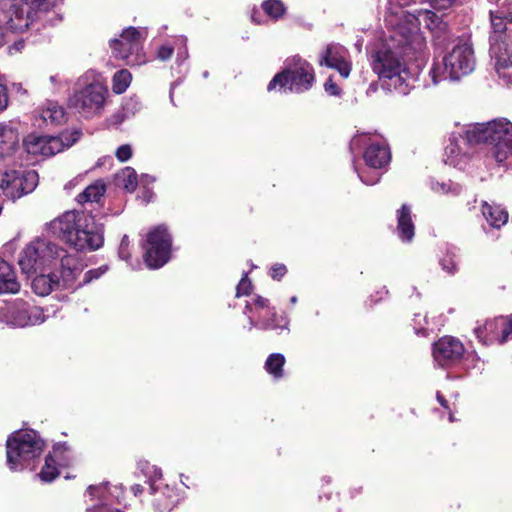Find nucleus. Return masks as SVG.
Returning a JSON list of instances; mask_svg holds the SVG:
<instances>
[{
    "label": "nucleus",
    "instance_id": "412c9836",
    "mask_svg": "<svg viewBox=\"0 0 512 512\" xmlns=\"http://www.w3.org/2000/svg\"><path fill=\"white\" fill-rule=\"evenodd\" d=\"M414 223L412 220L411 208L404 204L397 211V233L402 241H411L414 237Z\"/></svg>",
    "mask_w": 512,
    "mask_h": 512
},
{
    "label": "nucleus",
    "instance_id": "5701e85b",
    "mask_svg": "<svg viewBox=\"0 0 512 512\" xmlns=\"http://www.w3.org/2000/svg\"><path fill=\"white\" fill-rule=\"evenodd\" d=\"M20 290L15 272L11 265L0 259V294H15Z\"/></svg>",
    "mask_w": 512,
    "mask_h": 512
},
{
    "label": "nucleus",
    "instance_id": "cd10ccee",
    "mask_svg": "<svg viewBox=\"0 0 512 512\" xmlns=\"http://www.w3.org/2000/svg\"><path fill=\"white\" fill-rule=\"evenodd\" d=\"M285 364V357L280 353L271 354L266 362L265 369L274 378L278 379L283 376V366Z\"/></svg>",
    "mask_w": 512,
    "mask_h": 512
},
{
    "label": "nucleus",
    "instance_id": "9d476101",
    "mask_svg": "<svg viewBox=\"0 0 512 512\" xmlns=\"http://www.w3.org/2000/svg\"><path fill=\"white\" fill-rule=\"evenodd\" d=\"M108 90L101 83H90L76 91L69 99V106L81 116L92 118L104 110Z\"/></svg>",
    "mask_w": 512,
    "mask_h": 512
},
{
    "label": "nucleus",
    "instance_id": "79ce46f5",
    "mask_svg": "<svg viewBox=\"0 0 512 512\" xmlns=\"http://www.w3.org/2000/svg\"><path fill=\"white\" fill-rule=\"evenodd\" d=\"M251 287H252L251 281L248 279L247 274H244V276L240 280L239 284L237 285L236 296L240 297V296L248 295L250 293Z\"/></svg>",
    "mask_w": 512,
    "mask_h": 512
},
{
    "label": "nucleus",
    "instance_id": "ea45409f",
    "mask_svg": "<svg viewBox=\"0 0 512 512\" xmlns=\"http://www.w3.org/2000/svg\"><path fill=\"white\" fill-rule=\"evenodd\" d=\"M355 170L360 180L366 185H373L377 183L380 179V173L377 172L375 169H373L372 172L359 171L357 170V168H355Z\"/></svg>",
    "mask_w": 512,
    "mask_h": 512
},
{
    "label": "nucleus",
    "instance_id": "6e6552de",
    "mask_svg": "<svg viewBox=\"0 0 512 512\" xmlns=\"http://www.w3.org/2000/svg\"><path fill=\"white\" fill-rule=\"evenodd\" d=\"M65 251L48 239L37 238L25 247L18 263L23 273L31 275L52 265Z\"/></svg>",
    "mask_w": 512,
    "mask_h": 512
},
{
    "label": "nucleus",
    "instance_id": "2f4dec72",
    "mask_svg": "<svg viewBox=\"0 0 512 512\" xmlns=\"http://www.w3.org/2000/svg\"><path fill=\"white\" fill-rule=\"evenodd\" d=\"M118 181L127 191L132 192L137 187V174L133 168L126 167L118 175Z\"/></svg>",
    "mask_w": 512,
    "mask_h": 512
},
{
    "label": "nucleus",
    "instance_id": "a18cd8bd",
    "mask_svg": "<svg viewBox=\"0 0 512 512\" xmlns=\"http://www.w3.org/2000/svg\"><path fill=\"white\" fill-rule=\"evenodd\" d=\"M287 272L284 264H275L272 266L270 275L275 280H280Z\"/></svg>",
    "mask_w": 512,
    "mask_h": 512
},
{
    "label": "nucleus",
    "instance_id": "4c0bfd02",
    "mask_svg": "<svg viewBox=\"0 0 512 512\" xmlns=\"http://www.w3.org/2000/svg\"><path fill=\"white\" fill-rule=\"evenodd\" d=\"M252 326L258 327L263 330H275V329H287L288 323L285 322L284 325H279L276 323V313H272V318L270 320H259L255 322L254 320H250Z\"/></svg>",
    "mask_w": 512,
    "mask_h": 512
},
{
    "label": "nucleus",
    "instance_id": "a878e982",
    "mask_svg": "<svg viewBox=\"0 0 512 512\" xmlns=\"http://www.w3.org/2000/svg\"><path fill=\"white\" fill-rule=\"evenodd\" d=\"M59 280H55L51 275L41 274L33 278L31 287L39 296L48 295L54 287L59 285Z\"/></svg>",
    "mask_w": 512,
    "mask_h": 512
},
{
    "label": "nucleus",
    "instance_id": "6e6d98bb",
    "mask_svg": "<svg viewBox=\"0 0 512 512\" xmlns=\"http://www.w3.org/2000/svg\"><path fill=\"white\" fill-rule=\"evenodd\" d=\"M6 43L5 33L3 27L0 25V47Z\"/></svg>",
    "mask_w": 512,
    "mask_h": 512
},
{
    "label": "nucleus",
    "instance_id": "e433bc0d",
    "mask_svg": "<svg viewBox=\"0 0 512 512\" xmlns=\"http://www.w3.org/2000/svg\"><path fill=\"white\" fill-rule=\"evenodd\" d=\"M108 271L107 265H102L98 268L88 270L85 272L83 280L79 282L75 288L82 287L83 285L89 284L94 280L99 279L102 275H104Z\"/></svg>",
    "mask_w": 512,
    "mask_h": 512
},
{
    "label": "nucleus",
    "instance_id": "09e8293b",
    "mask_svg": "<svg viewBox=\"0 0 512 512\" xmlns=\"http://www.w3.org/2000/svg\"><path fill=\"white\" fill-rule=\"evenodd\" d=\"M325 91L331 95V96H338L340 95V88L337 86V84L332 80V78H328L327 81L324 84Z\"/></svg>",
    "mask_w": 512,
    "mask_h": 512
},
{
    "label": "nucleus",
    "instance_id": "f3484780",
    "mask_svg": "<svg viewBox=\"0 0 512 512\" xmlns=\"http://www.w3.org/2000/svg\"><path fill=\"white\" fill-rule=\"evenodd\" d=\"M45 321L42 308L23 302L15 301L9 308V322L16 327L41 324Z\"/></svg>",
    "mask_w": 512,
    "mask_h": 512
},
{
    "label": "nucleus",
    "instance_id": "dca6fc26",
    "mask_svg": "<svg viewBox=\"0 0 512 512\" xmlns=\"http://www.w3.org/2000/svg\"><path fill=\"white\" fill-rule=\"evenodd\" d=\"M464 351V345L452 336L442 337L433 345L434 360L442 367L457 363Z\"/></svg>",
    "mask_w": 512,
    "mask_h": 512
},
{
    "label": "nucleus",
    "instance_id": "4be33fe9",
    "mask_svg": "<svg viewBox=\"0 0 512 512\" xmlns=\"http://www.w3.org/2000/svg\"><path fill=\"white\" fill-rule=\"evenodd\" d=\"M481 210L483 217L493 228L499 229L508 221V212L498 204H490L484 201Z\"/></svg>",
    "mask_w": 512,
    "mask_h": 512
},
{
    "label": "nucleus",
    "instance_id": "de8ad7c7",
    "mask_svg": "<svg viewBox=\"0 0 512 512\" xmlns=\"http://www.w3.org/2000/svg\"><path fill=\"white\" fill-rule=\"evenodd\" d=\"M441 266L443 270L450 274H453L457 270V264L452 257H445L441 260Z\"/></svg>",
    "mask_w": 512,
    "mask_h": 512
},
{
    "label": "nucleus",
    "instance_id": "c9c22d12",
    "mask_svg": "<svg viewBox=\"0 0 512 512\" xmlns=\"http://www.w3.org/2000/svg\"><path fill=\"white\" fill-rule=\"evenodd\" d=\"M141 109V102L138 97L133 96L126 99L122 104V114L124 118L134 116Z\"/></svg>",
    "mask_w": 512,
    "mask_h": 512
},
{
    "label": "nucleus",
    "instance_id": "c03bdc74",
    "mask_svg": "<svg viewBox=\"0 0 512 512\" xmlns=\"http://www.w3.org/2000/svg\"><path fill=\"white\" fill-rule=\"evenodd\" d=\"M128 245H129L128 236L124 235L121 240V243H120L118 254H119V257L125 261H128V259L130 257V254L128 252Z\"/></svg>",
    "mask_w": 512,
    "mask_h": 512
},
{
    "label": "nucleus",
    "instance_id": "f8f14e48",
    "mask_svg": "<svg viewBox=\"0 0 512 512\" xmlns=\"http://www.w3.org/2000/svg\"><path fill=\"white\" fill-rule=\"evenodd\" d=\"M172 239L167 228L159 225L152 229L143 244L144 260L151 269L165 265L170 259Z\"/></svg>",
    "mask_w": 512,
    "mask_h": 512
},
{
    "label": "nucleus",
    "instance_id": "9b49d317",
    "mask_svg": "<svg viewBox=\"0 0 512 512\" xmlns=\"http://www.w3.org/2000/svg\"><path fill=\"white\" fill-rule=\"evenodd\" d=\"M49 8L48 0H12L7 10L6 26L12 32H24L38 12Z\"/></svg>",
    "mask_w": 512,
    "mask_h": 512
},
{
    "label": "nucleus",
    "instance_id": "4468645a",
    "mask_svg": "<svg viewBox=\"0 0 512 512\" xmlns=\"http://www.w3.org/2000/svg\"><path fill=\"white\" fill-rule=\"evenodd\" d=\"M38 184V175L34 170H9L4 172L0 182L3 194L10 200H16L31 193Z\"/></svg>",
    "mask_w": 512,
    "mask_h": 512
},
{
    "label": "nucleus",
    "instance_id": "2eb2a0df",
    "mask_svg": "<svg viewBox=\"0 0 512 512\" xmlns=\"http://www.w3.org/2000/svg\"><path fill=\"white\" fill-rule=\"evenodd\" d=\"M351 149L367 146L364 152L366 165L371 169H381L390 161V151L382 138L372 137L370 134H358L351 140Z\"/></svg>",
    "mask_w": 512,
    "mask_h": 512
},
{
    "label": "nucleus",
    "instance_id": "39448f33",
    "mask_svg": "<svg viewBox=\"0 0 512 512\" xmlns=\"http://www.w3.org/2000/svg\"><path fill=\"white\" fill-rule=\"evenodd\" d=\"M7 465L11 471H21L38 458L45 447L44 441L34 430L14 432L6 443Z\"/></svg>",
    "mask_w": 512,
    "mask_h": 512
},
{
    "label": "nucleus",
    "instance_id": "20e7f679",
    "mask_svg": "<svg viewBox=\"0 0 512 512\" xmlns=\"http://www.w3.org/2000/svg\"><path fill=\"white\" fill-rule=\"evenodd\" d=\"M475 68V55L473 47L467 41H459L453 46L442 60L434 63L429 71L432 84L437 85L447 78L459 80L470 74Z\"/></svg>",
    "mask_w": 512,
    "mask_h": 512
},
{
    "label": "nucleus",
    "instance_id": "e2e57ef3",
    "mask_svg": "<svg viewBox=\"0 0 512 512\" xmlns=\"http://www.w3.org/2000/svg\"><path fill=\"white\" fill-rule=\"evenodd\" d=\"M172 93H173V90L171 89L170 90V97L172 98Z\"/></svg>",
    "mask_w": 512,
    "mask_h": 512
},
{
    "label": "nucleus",
    "instance_id": "8fccbe9b",
    "mask_svg": "<svg viewBox=\"0 0 512 512\" xmlns=\"http://www.w3.org/2000/svg\"><path fill=\"white\" fill-rule=\"evenodd\" d=\"M8 93L5 85L0 83V112L4 111L8 106Z\"/></svg>",
    "mask_w": 512,
    "mask_h": 512
},
{
    "label": "nucleus",
    "instance_id": "f257e3e1",
    "mask_svg": "<svg viewBox=\"0 0 512 512\" xmlns=\"http://www.w3.org/2000/svg\"><path fill=\"white\" fill-rule=\"evenodd\" d=\"M479 143L486 144L487 161L505 168L512 166V123L506 118L458 127L448 138L444 162L461 168L466 162L469 145Z\"/></svg>",
    "mask_w": 512,
    "mask_h": 512
},
{
    "label": "nucleus",
    "instance_id": "aec40b11",
    "mask_svg": "<svg viewBox=\"0 0 512 512\" xmlns=\"http://www.w3.org/2000/svg\"><path fill=\"white\" fill-rule=\"evenodd\" d=\"M19 132L12 121L0 122V158L11 156L18 148Z\"/></svg>",
    "mask_w": 512,
    "mask_h": 512
},
{
    "label": "nucleus",
    "instance_id": "4d7b16f0",
    "mask_svg": "<svg viewBox=\"0 0 512 512\" xmlns=\"http://www.w3.org/2000/svg\"><path fill=\"white\" fill-rule=\"evenodd\" d=\"M172 508V503L165 504L162 508H159L160 512H165L167 510H170Z\"/></svg>",
    "mask_w": 512,
    "mask_h": 512
},
{
    "label": "nucleus",
    "instance_id": "5fc2aeb1",
    "mask_svg": "<svg viewBox=\"0 0 512 512\" xmlns=\"http://www.w3.org/2000/svg\"><path fill=\"white\" fill-rule=\"evenodd\" d=\"M131 491L133 492V494H134L135 496H139V495H141V494H142V492H143V486H142V485H140V484H135V485H133V486L131 487Z\"/></svg>",
    "mask_w": 512,
    "mask_h": 512
},
{
    "label": "nucleus",
    "instance_id": "680f3d73",
    "mask_svg": "<svg viewBox=\"0 0 512 512\" xmlns=\"http://www.w3.org/2000/svg\"><path fill=\"white\" fill-rule=\"evenodd\" d=\"M245 310H246V311H251V306H250L249 304H247V305L245 306Z\"/></svg>",
    "mask_w": 512,
    "mask_h": 512
},
{
    "label": "nucleus",
    "instance_id": "423d86ee",
    "mask_svg": "<svg viewBox=\"0 0 512 512\" xmlns=\"http://www.w3.org/2000/svg\"><path fill=\"white\" fill-rule=\"evenodd\" d=\"M315 76L312 66L299 56H293L285 61L284 69L277 73L268 84V91L279 86L284 92L303 93L314 83Z\"/></svg>",
    "mask_w": 512,
    "mask_h": 512
},
{
    "label": "nucleus",
    "instance_id": "1a4fd4ad",
    "mask_svg": "<svg viewBox=\"0 0 512 512\" xmlns=\"http://www.w3.org/2000/svg\"><path fill=\"white\" fill-rule=\"evenodd\" d=\"M79 137L77 130L62 132L57 136L30 134L24 139L23 146L28 154L49 157L69 148Z\"/></svg>",
    "mask_w": 512,
    "mask_h": 512
},
{
    "label": "nucleus",
    "instance_id": "bf43d9fd",
    "mask_svg": "<svg viewBox=\"0 0 512 512\" xmlns=\"http://www.w3.org/2000/svg\"><path fill=\"white\" fill-rule=\"evenodd\" d=\"M290 302H291L292 304H296V303H297V297H296V296L291 297V298H290Z\"/></svg>",
    "mask_w": 512,
    "mask_h": 512
},
{
    "label": "nucleus",
    "instance_id": "f03ea898",
    "mask_svg": "<svg viewBox=\"0 0 512 512\" xmlns=\"http://www.w3.org/2000/svg\"><path fill=\"white\" fill-rule=\"evenodd\" d=\"M403 23H396L389 37L369 55L372 71L382 89L407 95L414 88L418 75L410 71L406 58L416 53L405 35Z\"/></svg>",
    "mask_w": 512,
    "mask_h": 512
},
{
    "label": "nucleus",
    "instance_id": "393cba45",
    "mask_svg": "<svg viewBox=\"0 0 512 512\" xmlns=\"http://www.w3.org/2000/svg\"><path fill=\"white\" fill-rule=\"evenodd\" d=\"M106 191L105 183L102 180H97L89 185L82 193L77 196V201L80 204L88 202H99Z\"/></svg>",
    "mask_w": 512,
    "mask_h": 512
},
{
    "label": "nucleus",
    "instance_id": "a211bd4d",
    "mask_svg": "<svg viewBox=\"0 0 512 512\" xmlns=\"http://www.w3.org/2000/svg\"><path fill=\"white\" fill-rule=\"evenodd\" d=\"M348 51L340 44H329L321 53L319 64L336 69L340 75L347 78L351 71V64L347 60Z\"/></svg>",
    "mask_w": 512,
    "mask_h": 512
},
{
    "label": "nucleus",
    "instance_id": "b1692460",
    "mask_svg": "<svg viewBox=\"0 0 512 512\" xmlns=\"http://www.w3.org/2000/svg\"><path fill=\"white\" fill-rule=\"evenodd\" d=\"M59 260L61 263V279L63 286L66 288H72L81 274V269L76 264L75 258L68 256L66 251Z\"/></svg>",
    "mask_w": 512,
    "mask_h": 512
},
{
    "label": "nucleus",
    "instance_id": "13d9d810",
    "mask_svg": "<svg viewBox=\"0 0 512 512\" xmlns=\"http://www.w3.org/2000/svg\"><path fill=\"white\" fill-rule=\"evenodd\" d=\"M50 81H51L52 83H56V81H57V75H53V76H51V77H50Z\"/></svg>",
    "mask_w": 512,
    "mask_h": 512
},
{
    "label": "nucleus",
    "instance_id": "bb28decb",
    "mask_svg": "<svg viewBox=\"0 0 512 512\" xmlns=\"http://www.w3.org/2000/svg\"><path fill=\"white\" fill-rule=\"evenodd\" d=\"M41 118L44 122L58 125L65 120L64 108L55 102H48L41 110Z\"/></svg>",
    "mask_w": 512,
    "mask_h": 512
},
{
    "label": "nucleus",
    "instance_id": "37998d69",
    "mask_svg": "<svg viewBox=\"0 0 512 512\" xmlns=\"http://www.w3.org/2000/svg\"><path fill=\"white\" fill-rule=\"evenodd\" d=\"M115 155L117 159L121 162L128 161L132 156V147L128 144L121 145L116 150Z\"/></svg>",
    "mask_w": 512,
    "mask_h": 512
},
{
    "label": "nucleus",
    "instance_id": "603ef678",
    "mask_svg": "<svg viewBox=\"0 0 512 512\" xmlns=\"http://www.w3.org/2000/svg\"><path fill=\"white\" fill-rule=\"evenodd\" d=\"M24 48V41L23 40H19V41H16L10 48H9V52L12 54L13 51H16V52H20L22 49Z\"/></svg>",
    "mask_w": 512,
    "mask_h": 512
},
{
    "label": "nucleus",
    "instance_id": "0eeeda50",
    "mask_svg": "<svg viewBox=\"0 0 512 512\" xmlns=\"http://www.w3.org/2000/svg\"><path fill=\"white\" fill-rule=\"evenodd\" d=\"M397 23L404 24L406 39L415 51H422L425 46L424 37L420 33L422 24L437 38L441 37L448 28V24L443 17L430 10H417L416 13L401 11Z\"/></svg>",
    "mask_w": 512,
    "mask_h": 512
},
{
    "label": "nucleus",
    "instance_id": "7c9ffc66",
    "mask_svg": "<svg viewBox=\"0 0 512 512\" xmlns=\"http://www.w3.org/2000/svg\"><path fill=\"white\" fill-rule=\"evenodd\" d=\"M59 475V471L56 467V462L51 455H47L45 458V464L39 474L36 476L41 481L49 483L52 482Z\"/></svg>",
    "mask_w": 512,
    "mask_h": 512
},
{
    "label": "nucleus",
    "instance_id": "49530a36",
    "mask_svg": "<svg viewBox=\"0 0 512 512\" xmlns=\"http://www.w3.org/2000/svg\"><path fill=\"white\" fill-rule=\"evenodd\" d=\"M173 47L172 46H169V45H162L159 49H158V52H157V58L162 60V61H166L168 59L171 58L172 54H173Z\"/></svg>",
    "mask_w": 512,
    "mask_h": 512
},
{
    "label": "nucleus",
    "instance_id": "72a5a7b5",
    "mask_svg": "<svg viewBox=\"0 0 512 512\" xmlns=\"http://www.w3.org/2000/svg\"><path fill=\"white\" fill-rule=\"evenodd\" d=\"M500 78L512 84V53L507 58H499L496 67Z\"/></svg>",
    "mask_w": 512,
    "mask_h": 512
},
{
    "label": "nucleus",
    "instance_id": "3c124183",
    "mask_svg": "<svg viewBox=\"0 0 512 512\" xmlns=\"http://www.w3.org/2000/svg\"><path fill=\"white\" fill-rule=\"evenodd\" d=\"M436 398H437V401L439 402V404L443 408H445L446 410L449 411V421L454 422L455 419H454L453 413L451 411V408L448 405V401L444 398V396L440 392H437Z\"/></svg>",
    "mask_w": 512,
    "mask_h": 512
},
{
    "label": "nucleus",
    "instance_id": "f704fd0d",
    "mask_svg": "<svg viewBox=\"0 0 512 512\" xmlns=\"http://www.w3.org/2000/svg\"><path fill=\"white\" fill-rule=\"evenodd\" d=\"M263 10L271 18L278 19L285 12V7L280 0H267L262 4Z\"/></svg>",
    "mask_w": 512,
    "mask_h": 512
},
{
    "label": "nucleus",
    "instance_id": "864d4df0",
    "mask_svg": "<svg viewBox=\"0 0 512 512\" xmlns=\"http://www.w3.org/2000/svg\"><path fill=\"white\" fill-rule=\"evenodd\" d=\"M255 305L260 308H264L268 306V299L263 298L261 296H257L255 299Z\"/></svg>",
    "mask_w": 512,
    "mask_h": 512
},
{
    "label": "nucleus",
    "instance_id": "c756f323",
    "mask_svg": "<svg viewBox=\"0 0 512 512\" xmlns=\"http://www.w3.org/2000/svg\"><path fill=\"white\" fill-rule=\"evenodd\" d=\"M141 472L143 475L147 478V483L150 486L151 493H154L157 488L155 486L156 482L161 480L162 478V471L160 468L150 465L148 462L141 463Z\"/></svg>",
    "mask_w": 512,
    "mask_h": 512
},
{
    "label": "nucleus",
    "instance_id": "052dcab7",
    "mask_svg": "<svg viewBox=\"0 0 512 512\" xmlns=\"http://www.w3.org/2000/svg\"><path fill=\"white\" fill-rule=\"evenodd\" d=\"M252 20H253L255 23H258V24L260 23V22L256 19V17H255V13H253V14H252Z\"/></svg>",
    "mask_w": 512,
    "mask_h": 512
},
{
    "label": "nucleus",
    "instance_id": "58836bf2",
    "mask_svg": "<svg viewBox=\"0 0 512 512\" xmlns=\"http://www.w3.org/2000/svg\"><path fill=\"white\" fill-rule=\"evenodd\" d=\"M491 27L495 36L500 37L506 30V23L503 16L491 12Z\"/></svg>",
    "mask_w": 512,
    "mask_h": 512
},
{
    "label": "nucleus",
    "instance_id": "c85d7f7f",
    "mask_svg": "<svg viewBox=\"0 0 512 512\" xmlns=\"http://www.w3.org/2000/svg\"><path fill=\"white\" fill-rule=\"evenodd\" d=\"M132 81V75L127 69L117 71L112 78V90L116 94L124 93Z\"/></svg>",
    "mask_w": 512,
    "mask_h": 512
},
{
    "label": "nucleus",
    "instance_id": "6ab92c4d",
    "mask_svg": "<svg viewBox=\"0 0 512 512\" xmlns=\"http://www.w3.org/2000/svg\"><path fill=\"white\" fill-rule=\"evenodd\" d=\"M487 332L490 335V340L496 339L498 334H501L499 343L507 341L508 337L512 334V319L505 317H498L494 320H489L485 323L484 327H477L474 333L478 339H482L483 333Z\"/></svg>",
    "mask_w": 512,
    "mask_h": 512
},
{
    "label": "nucleus",
    "instance_id": "a19ab883",
    "mask_svg": "<svg viewBox=\"0 0 512 512\" xmlns=\"http://www.w3.org/2000/svg\"><path fill=\"white\" fill-rule=\"evenodd\" d=\"M410 1L411 0H397V2L401 6L409 4ZM425 1L428 2L433 8L442 10V9H448L449 7H451L455 0H425Z\"/></svg>",
    "mask_w": 512,
    "mask_h": 512
},
{
    "label": "nucleus",
    "instance_id": "7ed1b4c3",
    "mask_svg": "<svg viewBox=\"0 0 512 512\" xmlns=\"http://www.w3.org/2000/svg\"><path fill=\"white\" fill-rule=\"evenodd\" d=\"M46 229L77 251H94L104 243L103 224L84 211H66L49 222Z\"/></svg>",
    "mask_w": 512,
    "mask_h": 512
},
{
    "label": "nucleus",
    "instance_id": "ddd939ff",
    "mask_svg": "<svg viewBox=\"0 0 512 512\" xmlns=\"http://www.w3.org/2000/svg\"><path fill=\"white\" fill-rule=\"evenodd\" d=\"M142 32L134 27L125 29L119 39L110 40V48L114 57L126 60L128 65H142L146 62L142 52Z\"/></svg>",
    "mask_w": 512,
    "mask_h": 512
},
{
    "label": "nucleus",
    "instance_id": "473e14b6",
    "mask_svg": "<svg viewBox=\"0 0 512 512\" xmlns=\"http://www.w3.org/2000/svg\"><path fill=\"white\" fill-rule=\"evenodd\" d=\"M431 189L438 194H451V195H459L462 191V187L454 183L452 181L448 182H438L431 181Z\"/></svg>",
    "mask_w": 512,
    "mask_h": 512
}]
</instances>
